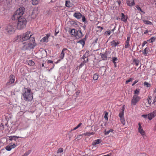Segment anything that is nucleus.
Listing matches in <instances>:
<instances>
[{"mask_svg": "<svg viewBox=\"0 0 156 156\" xmlns=\"http://www.w3.org/2000/svg\"><path fill=\"white\" fill-rule=\"evenodd\" d=\"M78 128V127H77V126H76V127H75L73 129V130H75L76 129H77Z\"/></svg>", "mask_w": 156, "mask_h": 156, "instance_id": "nucleus-62", "label": "nucleus"}, {"mask_svg": "<svg viewBox=\"0 0 156 156\" xmlns=\"http://www.w3.org/2000/svg\"><path fill=\"white\" fill-rule=\"evenodd\" d=\"M82 36L83 34L81 30H79L77 31L75 36L76 38H80Z\"/></svg>", "mask_w": 156, "mask_h": 156, "instance_id": "nucleus-11", "label": "nucleus"}, {"mask_svg": "<svg viewBox=\"0 0 156 156\" xmlns=\"http://www.w3.org/2000/svg\"><path fill=\"white\" fill-rule=\"evenodd\" d=\"M129 43H126L125 48H128L129 47Z\"/></svg>", "mask_w": 156, "mask_h": 156, "instance_id": "nucleus-48", "label": "nucleus"}, {"mask_svg": "<svg viewBox=\"0 0 156 156\" xmlns=\"http://www.w3.org/2000/svg\"><path fill=\"white\" fill-rule=\"evenodd\" d=\"M148 51L147 48H146L143 51V54L145 55H146L148 53Z\"/></svg>", "mask_w": 156, "mask_h": 156, "instance_id": "nucleus-25", "label": "nucleus"}, {"mask_svg": "<svg viewBox=\"0 0 156 156\" xmlns=\"http://www.w3.org/2000/svg\"><path fill=\"white\" fill-rule=\"evenodd\" d=\"M16 138H22L20 136H9V140L10 141H12L13 140H16Z\"/></svg>", "mask_w": 156, "mask_h": 156, "instance_id": "nucleus-16", "label": "nucleus"}, {"mask_svg": "<svg viewBox=\"0 0 156 156\" xmlns=\"http://www.w3.org/2000/svg\"><path fill=\"white\" fill-rule=\"evenodd\" d=\"M133 62H134L136 66H138L139 63V62L138 60L135 59L133 60Z\"/></svg>", "mask_w": 156, "mask_h": 156, "instance_id": "nucleus-31", "label": "nucleus"}, {"mask_svg": "<svg viewBox=\"0 0 156 156\" xmlns=\"http://www.w3.org/2000/svg\"><path fill=\"white\" fill-rule=\"evenodd\" d=\"M30 153V151H28V152H27L25 154H28V155Z\"/></svg>", "mask_w": 156, "mask_h": 156, "instance_id": "nucleus-63", "label": "nucleus"}, {"mask_svg": "<svg viewBox=\"0 0 156 156\" xmlns=\"http://www.w3.org/2000/svg\"><path fill=\"white\" fill-rule=\"evenodd\" d=\"M144 86H146L148 87H150L151 86L150 84L149 83H148L146 82H144Z\"/></svg>", "mask_w": 156, "mask_h": 156, "instance_id": "nucleus-36", "label": "nucleus"}, {"mask_svg": "<svg viewBox=\"0 0 156 156\" xmlns=\"http://www.w3.org/2000/svg\"><path fill=\"white\" fill-rule=\"evenodd\" d=\"M22 97L26 101H30L33 99V93L30 89L24 88V92L22 93Z\"/></svg>", "mask_w": 156, "mask_h": 156, "instance_id": "nucleus-1", "label": "nucleus"}, {"mask_svg": "<svg viewBox=\"0 0 156 156\" xmlns=\"http://www.w3.org/2000/svg\"><path fill=\"white\" fill-rule=\"evenodd\" d=\"M155 40V38L154 37H151L150 39L149 40V41H150V42L151 43L153 42Z\"/></svg>", "mask_w": 156, "mask_h": 156, "instance_id": "nucleus-38", "label": "nucleus"}, {"mask_svg": "<svg viewBox=\"0 0 156 156\" xmlns=\"http://www.w3.org/2000/svg\"><path fill=\"white\" fill-rule=\"evenodd\" d=\"M124 109H125L124 107V106H123L122 108V112H124Z\"/></svg>", "mask_w": 156, "mask_h": 156, "instance_id": "nucleus-53", "label": "nucleus"}, {"mask_svg": "<svg viewBox=\"0 0 156 156\" xmlns=\"http://www.w3.org/2000/svg\"><path fill=\"white\" fill-rule=\"evenodd\" d=\"M82 18V20L83 22H84L85 23H87V21L86 20V18H85V16L83 15H82V17H81Z\"/></svg>", "mask_w": 156, "mask_h": 156, "instance_id": "nucleus-29", "label": "nucleus"}, {"mask_svg": "<svg viewBox=\"0 0 156 156\" xmlns=\"http://www.w3.org/2000/svg\"><path fill=\"white\" fill-rule=\"evenodd\" d=\"M27 155H28V154H25L24 155H23L22 156H27Z\"/></svg>", "mask_w": 156, "mask_h": 156, "instance_id": "nucleus-64", "label": "nucleus"}, {"mask_svg": "<svg viewBox=\"0 0 156 156\" xmlns=\"http://www.w3.org/2000/svg\"><path fill=\"white\" fill-rule=\"evenodd\" d=\"M143 22L146 24L151 25L152 23L149 21L143 20Z\"/></svg>", "mask_w": 156, "mask_h": 156, "instance_id": "nucleus-33", "label": "nucleus"}, {"mask_svg": "<svg viewBox=\"0 0 156 156\" xmlns=\"http://www.w3.org/2000/svg\"><path fill=\"white\" fill-rule=\"evenodd\" d=\"M18 22L17 25V28L19 30L22 29L26 27L27 21L24 17L17 18Z\"/></svg>", "mask_w": 156, "mask_h": 156, "instance_id": "nucleus-5", "label": "nucleus"}, {"mask_svg": "<svg viewBox=\"0 0 156 156\" xmlns=\"http://www.w3.org/2000/svg\"><path fill=\"white\" fill-rule=\"evenodd\" d=\"M136 7L138 10L142 12H143L142 9H141L140 8L139 6L138 5H137Z\"/></svg>", "mask_w": 156, "mask_h": 156, "instance_id": "nucleus-40", "label": "nucleus"}, {"mask_svg": "<svg viewBox=\"0 0 156 156\" xmlns=\"http://www.w3.org/2000/svg\"><path fill=\"white\" fill-rule=\"evenodd\" d=\"M155 116H156V111H154L152 113L148 115V118L150 120H151Z\"/></svg>", "mask_w": 156, "mask_h": 156, "instance_id": "nucleus-10", "label": "nucleus"}, {"mask_svg": "<svg viewBox=\"0 0 156 156\" xmlns=\"http://www.w3.org/2000/svg\"><path fill=\"white\" fill-rule=\"evenodd\" d=\"M85 38H83L78 41V43H80L82 45L83 47L85 44Z\"/></svg>", "mask_w": 156, "mask_h": 156, "instance_id": "nucleus-18", "label": "nucleus"}, {"mask_svg": "<svg viewBox=\"0 0 156 156\" xmlns=\"http://www.w3.org/2000/svg\"><path fill=\"white\" fill-rule=\"evenodd\" d=\"M16 147L15 144L11 145H8L5 147V149L8 151H10L12 148H14Z\"/></svg>", "mask_w": 156, "mask_h": 156, "instance_id": "nucleus-14", "label": "nucleus"}, {"mask_svg": "<svg viewBox=\"0 0 156 156\" xmlns=\"http://www.w3.org/2000/svg\"><path fill=\"white\" fill-rule=\"evenodd\" d=\"M119 116L120 118L124 117V113L123 112H121L119 114Z\"/></svg>", "mask_w": 156, "mask_h": 156, "instance_id": "nucleus-37", "label": "nucleus"}, {"mask_svg": "<svg viewBox=\"0 0 156 156\" xmlns=\"http://www.w3.org/2000/svg\"><path fill=\"white\" fill-rule=\"evenodd\" d=\"M82 125V123H80L77 126L78 128H79L80 126Z\"/></svg>", "mask_w": 156, "mask_h": 156, "instance_id": "nucleus-57", "label": "nucleus"}, {"mask_svg": "<svg viewBox=\"0 0 156 156\" xmlns=\"http://www.w3.org/2000/svg\"><path fill=\"white\" fill-rule=\"evenodd\" d=\"M28 64L30 66H33L34 65V62L30 60L28 62Z\"/></svg>", "mask_w": 156, "mask_h": 156, "instance_id": "nucleus-32", "label": "nucleus"}, {"mask_svg": "<svg viewBox=\"0 0 156 156\" xmlns=\"http://www.w3.org/2000/svg\"><path fill=\"white\" fill-rule=\"evenodd\" d=\"M100 55L103 59L104 60L106 59L107 56L106 54H103L101 53H100Z\"/></svg>", "mask_w": 156, "mask_h": 156, "instance_id": "nucleus-24", "label": "nucleus"}, {"mask_svg": "<svg viewBox=\"0 0 156 156\" xmlns=\"http://www.w3.org/2000/svg\"><path fill=\"white\" fill-rule=\"evenodd\" d=\"M127 5L129 6H132L135 4L134 0H127Z\"/></svg>", "mask_w": 156, "mask_h": 156, "instance_id": "nucleus-12", "label": "nucleus"}, {"mask_svg": "<svg viewBox=\"0 0 156 156\" xmlns=\"http://www.w3.org/2000/svg\"><path fill=\"white\" fill-rule=\"evenodd\" d=\"M120 120L123 125H125L126 122L124 117L120 118Z\"/></svg>", "mask_w": 156, "mask_h": 156, "instance_id": "nucleus-26", "label": "nucleus"}, {"mask_svg": "<svg viewBox=\"0 0 156 156\" xmlns=\"http://www.w3.org/2000/svg\"><path fill=\"white\" fill-rule=\"evenodd\" d=\"M35 41V39L33 37H31L30 38L29 41L27 43L23 45V49L25 50H27L33 48L37 45Z\"/></svg>", "mask_w": 156, "mask_h": 156, "instance_id": "nucleus-3", "label": "nucleus"}, {"mask_svg": "<svg viewBox=\"0 0 156 156\" xmlns=\"http://www.w3.org/2000/svg\"><path fill=\"white\" fill-rule=\"evenodd\" d=\"M59 32V30H58L57 29H56L55 30V35L56 36L57 34H58Z\"/></svg>", "mask_w": 156, "mask_h": 156, "instance_id": "nucleus-46", "label": "nucleus"}, {"mask_svg": "<svg viewBox=\"0 0 156 156\" xmlns=\"http://www.w3.org/2000/svg\"><path fill=\"white\" fill-rule=\"evenodd\" d=\"M140 98L138 95H136L133 96L131 100V105H135L140 101Z\"/></svg>", "mask_w": 156, "mask_h": 156, "instance_id": "nucleus-7", "label": "nucleus"}, {"mask_svg": "<svg viewBox=\"0 0 156 156\" xmlns=\"http://www.w3.org/2000/svg\"><path fill=\"white\" fill-rule=\"evenodd\" d=\"M94 134V133L93 132L91 133H84V135L86 136H90L91 135H93Z\"/></svg>", "mask_w": 156, "mask_h": 156, "instance_id": "nucleus-35", "label": "nucleus"}, {"mask_svg": "<svg viewBox=\"0 0 156 156\" xmlns=\"http://www.w3.org/2000/svg\"><path fill=\"white\" fill-rule=\"evenodd\" d=\"M82 15L80 12H76L74 13L73 16L77 19H80L82 17Z\"/></svg>", "mask_w": 156, "mask_h": 156, "instance_id": "nucleus-13", "label": "nucleus"}, {"mask_svg": "<svg viewBox=\"0 0 156 156\" xmlns=\"http://www.w3.org/2000/svg\"><path fill=\"white\" fill-rule=\"evenodd\" d=\"M133 80V79L132 78H129L128 80H127L126 82V84L128 83H129L130 82L132 81V80Z\"/></svg>", "mask_w": 156, "mask_h": 156, "instance_id": "nucleus-42", "label": "nucleus"}, {"mask_svg": "<svg viewBox=\"0 0 156 156\" xmlns=\"http://www.w3.org/2000/svg\"><path fill=\"white\" fill-rule=\"evenodd\" d=\"M48 63H53V61H51V60H48Z\"/></svg>", "mask_w": 156, "mask_h": 156, "instance_id": "nucleus-58", "label": "nucleus"}, {"mask_svg": "<svg viewBox=\"0 0 156 156\" xmlns=\"http://www.w3.org/2000/svg\"><path fill=\"white\" fill-rule=\"evenodd\" d=\"M90 55V52L89 51H87L85 54L84 55V57H88V56Z\"/></svg>", "mask_w": 156, "mask_h": 156, "instance_id": "nucleus-34", "label": "nucleus"}, {"mask_svg": "<svg viewBox=\"0 0 156 156\" xmlns=\"http://www.w3.org/2000/svg\"><path fill=\"white\" fill-rule=\"evenodd\" d=\"M63 149L62 148H59L58 150L57 151V153H61L63 152Z\"/></svg>", "mask_w": 156, "mask_h": 156, "instance_id": "nucleus-39", "label": "nucleus"}, {"mask_svg": "<svg viewBox=\"0 0 156 156\" xmlns=\"http://www.w3.org/2000/svg\"><path fill=\"white\" fill-rule=\"evenodd\" d=\"M32 34L30 32L28 31L23 34L20 35L18 36V38L17 40H18L19 41L23 42L30 40V38H31V37Z\"/></svg>", "mask_w": 156, "mask_h": 156, "instance_id": "nucleus-4", "label": "nucleus"}, {"mask_svg": "<svg viewBox=\"0 0 156 156\" xmlns=\"http://www.w3.org/2000/svg\"><path fill=\"white\" fill-rule=\"evenodd\" d=\"M15 77L13 75H11L9 77V79L8 82L6 84L7 86H9L10 84L13 83L15 81Z\"/></svg>", "mask_w": 156, "mask_h": 156, "instance_id": "nucleus-9", "label": "nucleus"}, {"mask_svg": "<svg viewBox=\"0 0 156 156\" xmlns=\"http://www.w3.org/2000/svg\"><path fill=\"white\" fill-rule=\"evenodd\" d=\"M138 126L139 127L138 129V131L141 134V135L143 136V138L145 139L146 136L145 134V132L142 128L140 123L139 122L138 123Z\"/></svg>", "mask_w": 156, "mask_h": 156, "instance_id": "nucleus-8", "label": "nucleus"}, {"mask_svg": "<svg viewBox=\"0 0 156 156\" xmlns=\"http://www.w3.org/2000/svg\"><path fill=\"white\" fill-rule=\"evenodd\" d=\"M111 33V31L110 30L108 31L105 32V33L106 34L108 35H110Z\"/></svg>", "mask_w": 156, "mask_h": 156, "instance_id": "nucleus-47", "label": "nucleus"}, {"mask_svg": "<svg viewBox=\"0 0 156 156\" xmlns=\"http://www.w3.org/2000/svg\"><path fill=\"white\" fill-rule=\"evenodd\" d=\"M101 142V140L100 139H97L94 141L92 144V145L94 146L98 144Z\"/></svg>", "mask_w": 156, "mask_h": 156, "instance_id": "nucleus-17", "label": "nucleus"}, {"mask_svg": "<svg viewBox=\"0 0 156 156\" xmlns=\"http://www.w3.org/2000/svg\"><path fill=\"white\" fill-rule=\"evenodd\" d=\"M113 131V129H110L109 130L106 131V130H105L104 131L105 135H107L110 132H112Z\"/></svg>", "mask_w": 156, "mask_h": 156, "instance_id": "nucleus-22", "label": "nucleus"}, {"mask_svg": "<svg viewBox=\"0 0 156 156\" xmlns=\"http://www.w3.org/2000/svg\"><path fill=\"white\" fill-rule=\"evenodd\" d=\"M148 101L149 104H150L151 102V96L149 97V98L148 99Z\"/></svg>", "mask_w": 156, "mask_h": 156, "instance_id": "nucleus-43", "label": "nucleus"}, {"mask_svg": "<svg viewBox=\"0 0 156 156\" xmlns=\"http://www.w3.org/2000/svg\"><path fill=\"white\" fill-rule=\"evenodd\" d=\"M98 75L96 74H95L94 75L93 79L94 80H97L98 78Z\"/></svg>", "mask_w": 156, "mask_h": 156, "instance_id": "nucleus-30", "label": "nucleus"}, {"mask_svg": "<svg viewBox=\"0 0 156 156\" xmlns=\"http://www.w3.org/2000/svg\"><path fill=\"white\" fill-rule=\"evenodd\" d=\"M82 137V135H80L77 136V138L80 139Z\"/></svg>", "mask_w": 156, "mask_h": 156, "instance_id": "nucleus-52", "label": "nucleus"}, {"mask_svg": "<svg viewBox=\"0 0 156 156\" xmlns=\"http://www.w3.org/2000/svg\"><path fill=\"white\" fill-rule=\"evenodd\" d=\"M142 116L145 118H146L147 117H148V115H143Z\"/></svg>", "mask_w": 156, "mask_h": 156, "instance_id": "nucleus-50", "label": "nucleus"}, {"mask_svg": "<svg viewBox=\"0 0 156 156\" xmlns=\"http://www.w3.org/2000/svg\"><path fill=\"white\" fill-rule=\"evenodd\" d=\"M47 37H45L43 38L41 40V42H48Z\"/></svg>", "mask_w": 156, "mask_h": 156, "instance_id": "nucleus-28", "label": "nucleus"}, {"mask_svg": "<svg viewBox=\"0 0 156 156\" xmlns=\"http://www.w3.org/2000/svg\"><path fill=\"white\" fill-rule=\"evenodd\" d=\"M155 102H156V96L155 97L153 103H154Z\"/></svg>", "mask_w": 156, "mask_h": 156, "instance_id": "nucleus-55", "label": "nucleus"}, {"mask_svg": "<svg viewBox=\"0 0 156 156\" xmlns=\"http://www.w3.org/2000/svg\"><path fill=\"white\" fill-rule=\"evenodd\" d=\"M67 50V48H63L62 49V52L61 53V54H60V58L61 59H63V58L64 57V55H65L64 52Z\"/></svg>", "mask_w": 156, "mask_h": 156, "instance_id": "nucleus-15", "label": "nucleus"}, {"mask_svg": "<svg viewBox=\"0 0 156 156\" xmlns=\"http://www.w3.org/2000/svg\"><path fill=\"white\" fill-rule=\"evenodd\" d=\"M148 30H146L144 31V34H147V33H148Z\"/></svg>", "mask_w": 156, "mask_h": 156, "instance_id": "nucleus-59", "label": "nucleus"}, {"mask_svg": "<svg viewBox=\"0 0 156 156\" xmlns=\"http://www.w3.org/2000/svg\"><path fill=\"white\" fill-rule=\"evenodd\" d=\"M83 58L84 60V61H85L86 62H87L88 59L87 57H84V55H83Z\"/></svg>", "mask_w": 156, "mask_h": 156, "instance_id": "nucleus-44", "label": "nucleus"}, {"mask_svg": "<svg viewBox=\"0 0 156 156\" xmlns=\"http://www.w3.org/2000/svg\"><path fill=\"white\" fill-rule=\"evenodd\" d=\"M25 10V9L24 7H20L14 13L12 18V20H14L17 19V18L23 17L22 16L24 13Z\"/></svg>", "mask_w": 156, "mask_h": 156, "instance_id": "nucleus-2", "label": "nucleus"}, {"mask_svg": "<svg viewBox=\"0 0 156 156\" xmlns=\"http://www.w3.org/2000/svg\"><path fill=\"white\" fill-rule=\"evenodd\" d=\"M140 90L139 89H137L134 91V95H138L139 94Z\"/></svg>", "mask_w": 156, "mask_h": 156, "instance_id": "nucleus-27", "label": "nucleus"}, {"mask_svg": "<svg viewBox=\"0 0 156 156\" xmlns=\"http://www.w3.org/2000/svg\"><path fill=\"white\" fill-rule=\"evenodd\" d=\"M108 112H106L105 115L104 116V118L105 120H108Z\"/></svg>", "mask_w": 156, "mask_h": 156, "instance_id": "nucleus-41", "label": "nucleus"}, {"mask_svg": "<svg viewBox=\"0 0 156 156\" xmlns=\"http://www.w3.org/2000/svg\"><path fill=\"white\" fill-rule=\"evenodd\" d=\"M138 81V80H135L134 83L132 84V86H133Z\"/></svg>", "mask_w": 156, "mask_h": 156, "instance_id": "nucleus-49", "label": "nucleus"}, {"mask_svg": "<svg viewBox=\"0 0 156 156\" xmlns=\"http://www.w3.org/2000/svg\"><path fill=\"white\" fill-rule=\"evenodd\" d=\"M67 1H66L65 5L67 7H69V5H68V4H67Z\"/></svg>", "mask_w": 156, "mask_h": 156, "instance_id": "nucleus-56", "label": "nucleus"}, {"mask_svg": "<svg viewBox=\"0 0 156 156\" xmlns=\"http://www.w3.org/2000/svg\"><path fill=\"white\" fill-rule=\"evenodd\" d=\"M16 24L12 23V24L9 25L5 27V32L9 34H12L15 32V28Z\"/></svg>", "mask_w": 156, "mask_h": 156, "instance_id": "nucleus-6", "label": "nucleus"}, {"mask_svg": "<svg viewBox=\"0 0 156 156\" xmlns=\"http://www.w3.org/2000/svg\"><path fill=\"white\" fill-rule=\"evenodd\" d=\"M147 41H144L143 42V44H142V47H144V45H145L146 44H147Z\"/></svg>", "mask_w": 156, "mask_h": 156, "instance_id": "nucleus-51", "label": "nucleus"}, {"mask_svg": "<svg viewBox=\"0 0 156 156\" xmlns=\"http://www.w3.org/2000/svg\"><path fill=\"white\" fill-rule=\"evenodd\" d=\"M118 3L119 5H120V4H121V2L120 1H118Z\"/></svg>", "mask_w": 156, "mask_h": 156, "instance_id": "nucleus-60", "label": "nucleus"}, {"mask_svg": "<svg viewBox=\"0 0 156 156\" xmlns=\"http://www.w3.org/2000/svg\"><path fill=\"white\" fill-rule=\"evenodd\" d=\"M122 17L121 18V20L123 21L124 22H126L127 21V18L125 17V16L124 15L123 13H121Z\"/></svg>", "mask_w": 156, "mask_h": 156, "instance_id": "nucleus-19", "label": "nucleus"}, {"mask_svg": "<svg viewBox=\"0 0 156 156\" xmlns=\"http://www.w3.org/2000/svg\"><path fill=\"white\" fill-rule=\"evenodd\" d=\"M129 40L130 37H128L127 38V40L126 41V43L129 44Z\"/></svg>", "mask_w": 156, "mask_h": 156, "instance_id": "nucleus-45", "label": "nucleus"}, {"mask_svg": "<svg viewBox=\"0 0 156 156\" xmlns=\"http://www.w3.org/2000/svg\"><path fill=\"white\" fill-rule=\"evenodd\" d=\"M111 154L110 153L109 154H108L106 155H104L103 156H110L111 155Z\"/></svg>", "mask_w": 156, "mask_h": 156, "instance_id": "nucleus-61", "label": "nucleus"}, {"mask_svg": "<svg viewBox=\"0 0 156 156\" xmlns=\"http://www.w3.org/2000/svg\"><path fill=\"white\" fill-rule=\"evenodd\" d=\"M97 28H100L101 30H102L103 29V28L102 27L100 26H98Z\"/></svg>", "mask_w": 156, "mask_h": 156, "instance_id": "nucleus-54", "label": "nucleus"}, {"mask_svg": "<svg viewBox=\"0 0 156 156\" xmlns=\"http://www.w3.org/2000/svg\"><path fill=\"white\" fill-rule=\"evenodd\" d=\"M111 43V45L115 47L119 44L118 42H116L115 40H113L112 41Z\"/></svg>", "mask_w": 156, "mask_h": 156, "instance_id": "nucleus-23", "label": "nucleus"}, {"mask_svg": "<svg viewBox=\"0 0 156 156\" xmlns=\"http://www.w3.org/2000/svg\"><path fill=\"white\" fill-rule=\"evenodd\" d=\"M112 62L114 63L115 67H116V62L118 61V59L116 57H113L112 58Z\"/></svg>", "mask_w": 156, "mask_h": 156, "instance_id": "nucleus-21", "label": "nucleus"}, {"mask_svg": "<svg viewBox=\"0 0 156 156\" xmlns=\"http://www.w3.org/2000/svg\"><path fill=\"white\" fill-rule=\"evenodd\" d=\"M76 31H77L75 29H72L70 31V34L72 35L76 36Z\"/></svg>", "mask_w": 156, "mask_h": 156, "instance_id": "nucleus-20", "label": "nucleus"}]
</instances>
